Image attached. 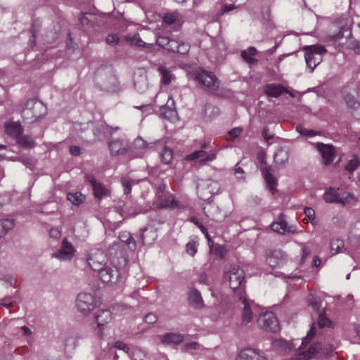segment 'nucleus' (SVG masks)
<instances>
[{"label": "nucleus", "instance_id": "63", "mask_svg": "<svg viewBox=\"0 0 360 360\" xmlns=\"http://www.w3.org/2000/svg\"><path fill=\"white\" fill-rule=\"evenodd\" d=\"M13 302H14L13 297L11 296L5 297L4 298H3L0 300V304L6 308H9Z\"/></svg>", "mask_w": 360, "mask_h": 360}, {"label": "nucleus", "instance_id": "54", "mask_svg": "<svg viewBox=\"0 0 360 360\" xmlns=\"http://www.w3.org/2000/svg\"><path fill=\"white\" fill-rule=\"evenodd\" d=\"M304 213L305 214L306 217L309 219L311 224H316V221L315 220V211L314 209H312L311 207H306L304 210Z\"/></svg>", "mask_w": 360, "mask_h": 360}, {"label": "nucleus", "instance_id": "38", "mask_svg": "<svg viewBox=\"0 0 360 360\" xmlns=\"http://www.w3.org/2000/svg\"><path fill=\"white\" fill-rule=\"evenodd\" d=\"M15 222L13 219H6L0 221V238L13 229Z\"/></svg>", "mask_w": 360, "mask_h": 360}, {"label": "nucleus", "instance_id": "59", "mask_svg": "<svg viewBox=\"0 0 360 360\" xmlns=\"http://www.w3.org/2000/svg\"><path fill=\"white\" fill-rule=\"evenodd\" d=\"M205 155V152L203 150H199L187 155L186 159L188 160H195L202 158Z\"/></svg>", "mask_w": 360, "mask_h": 360}, {"label": "nucleus", "instance_id": "4", "mask_svg": "<svg viewBox=\"0 0 360 360\" xmlns=\"http://www.w3.org/2000/svg\"><path fill=\"white\" fill-rule=\"evenodd\" d=\"M304 50L305 51L304 58L307 66L311 72L321 63L323 56L326 53L327 50L321 44L307 46L304 47Z\"/></svg>", "mask_w": 360, "mask_h": 360}, {"label": "nucleus", "instance_id": "12", "mask_svg": "<svg viewBox=\"0 0 360 360\" xmlns=\"http://www.w3.org/2000/svg\"><path fill=\"white\" fill-rule=\"evenodd\" d=\"M180 91V87L174 86L170 91L167 103L160 108V114L169 121H174L177 117L174 97L176 96Z\"/></svg>", "mask_w": 360, "mask_h": 360}, {"label": "nucleus", "instance_id": "42", "mask_svg": "<svg viewBox=\"0 0 360 360\" xmlns=\"http://www.w3.org/2000/svg\"><path fill=\"white\" fill-rule=\"evenodd\" d=\"M84 195L81 193H70L67 195V199L73 205H79L84 200Z\"/></svg>", "mask_w": 360, "mask_h": 360}, {"label": "nucleus", "instance_id": "33", "mask_svg": "<svg viewBox=\"0 0 360 360\" xmlns=\"http://www.w3.org/2000/svg\"><path fill=\"white\" fill-rule=\"evenodd\" d=\"M321 348V344L316 343L311 346L307 352H300L297 354L296 360H309L312 356L318 352Z\"/></svg>", "mask_w": 360, "mask_h": 360}, {"label": "nucleus", "instance_id": "26", "mask_svg": "<svg viewBox=\"0 0 360 360\" xmlns=\"http://www.w3.org/2000/svg\"><path fill=\"white\" fill-rule=\"evenodd\" d=\"M153 146V143H147L141 137L136 138L133 143V149L137 150L134 157H141L143 155L144 150L151 148Z\"/></svg>", "mask_w": 360, "mask_h": 360}, {"label": "nucleus", "instance_id": "31", "mask_svg": "<svg viewBox=\"0 0 360 360\" xmlns=\"http://www.w3.org/2000/svg\"><path fill=\"white\" fill-rule=\"evenodd\" d=\"M271 229L280 234H283L287 230V221L283 214H280L277 221L271 224Z\"/></svg>", "mask_w": 360, "mask_h": 360}, {"label": "nucleus", "instance_id": "50", "mask_svg": "<svg viewBox=\"0 0 360 360\" xmlns=\"http://www.w3.org/2000/svg\"><path fill=\"white\" fill-rule=\"evenodd\" d=\"M198 243L195 240L189 241L186 245V251L191 256H194L198 251Z\"/></svg>", "mask_w": 360, "mask_h": 360}, {"label": "nucleus", "instance_id": "7", "mask_svg": "<svg viewBox=\"0 0 360 360\" xmlns=\"http://www.w3.org/2000/svg\"><path fill=\"white\" fill-rule=\"evenodd\" d=\"M244 271L238 266H231L224 274V279L229 280V287L235 293V297L239 292H245L242 283L244 281Z\"/></svg>", "mask_w": 360, "mask_h": 360}, {"label": "nucleus", "instance_id": "18", "mask_svg": "<svg viewBox=\"0 0 360 360\" xmlns=\"http://www.w3.org/2000/svg\"><path fill=\"white\" fill-rule=\"evenodd\" d=\"M115 211L120 214L122 218H128L134 217L140 213V209H139L135 204H124L123 205H117L115 207Z\"/></svg>", "mask_w": 360, "mask_h": 360}, {"label": "nucleus", "instance_id": "14", "mask_svg": "<svg viewBox=\"0 0 360 360\" xmlns=\"http://www.w3.org/2000/svg\"><path fill=\"white\" fill-rule=\"evenodd\" d=\"M266 260L271 268H281L287 264L288 256L281 250H274L266 255Z\"/></svg>", "mask_w": 360, "mask_h": 360}, {"label": "nucleus", "instance_id": "13", "mask_svg": "<svg viewBox=\"0 0 360 360\" xmlns=\"http://www.w3.org/2000/svg\"><path fill=\"white\" fill-rule=\"evenodd\" d=\"M258 326L267 331L276 333L279 330L277 317L272 311L262 312L257 318Z\"/></svg>", "mask_w": 360, "mask_h": 360}, {"label": "nucleus", "instance_id": "28", "mask_svg": "<svg viewBox=\"0 0 360 360\" xmlns=\"http://www.w3.org/2000/svg\"><path fill=\"white\" fill-rule=\"evenodd\" d=\"M220 112L218 107L212 104H205L202 110V117L205 121L209 122L215 118Z\"/></svg>", "mask_w": 360, "mask_h": 360}, {"label": "nucleus", "instance_id": "49", "mask_svg": "<svg viewBox=\"0 0 360 360\" xmlns=\"http://www.w3.org/2000/svg\"><path fill=\"white\" fill-rule=\"evenodd\" d=\"M161 160L165 164H169L173 160V152L171 149L165 148L160 154Z\"/></svg>", "mask_w": 360, "mask_h": 360}, {"label": "nucleus", "instance_id": "44", "mask_svg": "<svg viewBox=\"0 0 360 360\" xmlns=\"http://www.w3.org/2000/svg\"><path fill=\"white\" fill-rule=\"evenodd\" d=\"M174 41L175 39H170L169 38L163 36H159L156 39L157 44L168 51H171L170 48L172 46V42Z\"/></svg>", "mask_w": 360, "mask_h": 360}, {"label": "nucleus", "instance_id": "47", "mask_svg": "<svg viewBox=\"0 0 360 360\" xmlns=\"http://www.w3.org/2000/svg\"><path fill=\"white\" fill-rule=\"evenodd\" d=\"M179 18L180 14L176 11H174L172 13H166L163 18V20L165 23L168 25H172L175 22L178 21L179 20Z\"/></svg>", "mask_w": 360, "mask_h": 360}, {"label": "nucleus", "instance_id": "9", "mask_svg": "<svg viewBox=\"0 0 360 360\" xmlns=\"http://www.w3.org/2000/svg\"><path fill=\"white\" fill-rule=\"evenodd\" d=\"M191 75L193 79L200 84L205 86L210 91H214L219 87L218 79L211 72L199 68L191 72Z\"/></svg>", "mask_w": 360, "mask_h": 360}, {"label": "nucleus", "instance_id": "34", "mask_svg": "<svg viewBox=\"0 0 360 360\" xmlns=\"http://www.w3.org/2000/svg\"><path fill=\"white\" fill-rule=\"evenodd\" d=\"M96 320L98 328L103 326L112 320V313L108 309L99 311L96 316Z\"/></svg>", "mask_w": 360, "mask_h": 360}, {"label": "nucleus", "instance_id": "25", "mask_svg": "<svg viewBox=\"0 0 360 360\" xmlns=\"http://www.w3.org/2000/svg\"><path fill=\"white\" fill-rule=\"evenodd\" d=\"M257 53L258 51L255 47L250 46L245 50L241 51L240 56L249 66H253L258 63V60L254 57Z\"/></svg>", "mask_w": 360, "mask_h": 360}, {"label": "nucleus", "instance_id": "56", "mask_svg": "<svg viewBox=\"0 0 360 360\" xmlns=\"http://www.w3.org/2000/svg\"><path fill=\"white\" fill-rule=\"evenodd\" d=\"M296 130L300 134L306 136L311 137V136H314L317 134V133L316 131H314L313 130L307 129L304 128L300 125L297 126Z\"/></svg>", "mask_w": 360, "mask_h": 360}, {"label": "nucleus", "instance_id": "6", "mask_svg": "<svg viewBox=\"0 0 360 360\" xmlns=\"http://www.w3.org/2000/svg\"><path fill=\"white\" fill-rule=\"evenodd\" d=\"M234 299L238 307L241 309L242 323L248 324L253 319V308L255 307V303L252 300L248 299L245 292L241 290L238 294H237L236 297H234Z\"/></svg>", "mask_w": 360, "mask_h": 360}, {"label": "nucleus", "instance_id": "58", "mask_svg": "<svg viewBox=\"0 0 360 360\" xmlns=\"http://www.w3.org/2000/svg\"><path fill=\"white\" fill-rule=\"evenodd\" d=\"M276 346L283 349L284 351H291L292 349V344L283 340H278L276 342Z\"/></svg>", "mask_w": 360, "mask_h": 360}, {"label": "nucleus", "instance_id": "37", "mask_svg": "<svg viewBox=\"0 0 360 360\" xmlns=\"http://www.w3.org/2000/svg\"><path fill=\"white\" fill-rule=\"evenodd\" d=\"M183 336L179 333H167L162 338V342L167 344H179L183 341Z\"/></svg>", "mask_w": 360, "mask_h": 360}, {"label": "nucleus", "instance_id": "36", "mask_svg": "<svg viewBox=\"0 0 360 360\" xmlns=\"http://www.w3.org/2000/svg\"><path fill=\"white\" fill-rule=\"evenodd\" d=\"M118 129V127L112 128L107 125L106 124H101L99 127H96L94 129V134L96 137L100 139L101 134H103L104 136L107 134H112L114 131Z\"/></svg>", "mask_w": 360, "mask_h": 360}, {"label": "nucleus", "instance_id": "10", "mask_svg": "<svg viewBox=\"0 0 360 360\" xmlns=\"http://www.w3.org/2000/svg\"><path fill=\"white\" fill-rule=\"evenodd\" d=\"M219 191L218 182L212 179L200 180L197 184V193L200 199L207 200Z\"/></svg>", "mask_w": 360, "mask_h": 360}, {"label": "nucleus", "instance_id": "60", "mask_svg": "<svg viewBox=\"0 0 360 360\" xmlns=\"http://www.w3.org/2000/svg\"><path fill=\"white\" fill-rule=\"evenodd\" d=\"M105 41L108 44L114 46L118 44L120 38L117 34H111L107 36Z\"/></svg>", "mask_w": 360, "mask_h": 360}, {"label": "nucleus", "instance_id": "5", "mask_svg": "<svg viewBox=\"0 0 360 360\" xmlns=\"http://www.w3.org/2000/svg\"><path fill=\"white\" fill-rule=\"evenodd\" d=\"M101 301L94 293L81 292L76 299L77 309L84 315L90 314L100 305Z\"/></svg>", "mask_w": 360, "mask_h": 360}, {"label": "nucleus", "instance_id": "48", "mask_svg": "<svg viewBox=\"0 0 360 360\" xmlns=\"http://www.w3.org/2000/svg\"><path fill=\"white\" fill-rule=\"evenodd\" d=\"M316 334V327L314 323L311 324L310 330L307 333L306 337L302 340V344L300 347V349L305 347L309 342L310 340Z\"/></svg>", "mask_w": 360, "mask_h": 360}, {"label": "nucleus", "instance_id": "1", "mask_svg": "<svg viewBox=\"0 0 360 360\" xmlns=\"http://www.w3.org/2000/svg\"><path fill=\"white\" fill-rule=\"evenodd\" d=\"M120 245L119 242H114L108 248V254L110 261L108 262L103 268L98 270V276L101 281L106 284H116L121 278V274L118 268L113 265L111 259L114 256L121 254Z\"/></svg>", "mask_w": 360, "mask_h": 360}, {"label": "nucleus", "instance_id": "62", "mask_svg": "<svg viewBox=\"0 0 360 360\" xmlns=\"http://www.w3.org/2000/svg\"><path fill=\"white\" fill-rule=\"evenodd\" d=\"M113 347L116 349L122 350L126 353H129V347L128 345L120 340L115 342Z\"/></svg>", "mask_w": 360, "mask_h": 360}, {"label": "nucleus", "instance_id": "32", "mask_svg": "<svg viewBox=\"0 0 360 360\" xmlns=\"http://www.w3.org/2000/svg\"><path fill=\"white\" fill-rule=\"evenodd\" d=\"M158 70L161 75V83L162 84L168 85L175 80V76L169 68L162 65L158 68Z\"/></svg>", "mask_w": 360, "mask_h": 360}, {"label": "nucleus", "instance_id": "3", "mask_svg": "<svg viewBox=\"0 0 360 360\" xmlns=\"http://www.w3.org/2000/svg\"><path fill=\"white\" fill-rule=\"evenodd\" d=\"M47 110L41 101L36 99L28 100L22 110V118L29 123L35 122L46 115Z\"/></svg>", "mask_w": 360, "mask_h": 360}, {"label": "nucleus", "instance_id": "19", "mask_svg": "<svg viewBox=\"0 0 360 360\" xmlns=\"http://www.w3.org/2000/svg\"><path fill=\"white\" fill-rule=\"evenodd\" d=\"M237 360H266V357L255 349L246 348L240 352Z\"/></svg>", "mask_w": 360, "mask_h": 360}, {"label": "nucleus", "instance_id": "15", "mask_svg": "<svg viewBox=\"0 0 360 360\" xmlns=\"http://www.w3.org/2000/svg\"><path fill=\"white\" fill-rule=\"evenodd\" d=\"M75 252V247L66 238H64L60 248L52 254V257L56 258L60 261H70L73 257Z\"/></svg>", "mask_w": 360, "mask_h": 360}, {"label": "nucleus", "instance_id": "53", "mask_svg": "<svg viewBox=\"0 0 360 360\" xmlns=\"http://www.w3.org/2000/svg\"><path fill=\"white\" fill-rule=\"evenodd\" d=\"M131 44L137 46H140V47H145V48H151L153 47V44H147L146 42H144L141 39V37H139V34H136L134 35L132 38H131Z\"/></svg>", "mask_w": 360, "mask_h": 360}, {"label": "nucleus", "instance_id": "52", "mask_svg": "<svg viewBox=\"0 0 360 360\" xmlns=\"http://www.w3.org/2000/svg\"><path fill=\"white\" fill-rule=\"evenodd\" d=\"M163 206L172 209L179 208V202L173 195H169L163 202Z\"/></svg>", "mask_w": 360, "mask_h": 360}, {"label": "nucleus", "instance_id": "17", "mask_svg": "<svg viewBox=\"0 0 360 360\" xmlns=\"http://www.w3.org/2000/svg\"><path fill=\"white\" fill-rule=\"evenodd\" d=\"M87 181L91 184L96 198L101 199L108 194V190L101 182L96 181L93 176L86 175Z\"/></svg>", "mask_w": 360, "mask_h": 360}, {"label": "nucleus", "instance_id": "40", "mask_svg": "<svg viewBox=\"0 0 360 360\" xmlns=\"http://www.w3.org/2000/svg\"><path fill=\"white\" fill-rule=\"evenodd\" d=\"M17 142L22 147L31 148L35 146V142L33 139L27 135L20 134L17 139Z\"/></svg>", "mask_w": 360, "mask_h": 360}, {"label": "nucleus", "instance_id": "43", "mask_svg": "<svg viewBox=\"0 0 360 360\" xmlns=\"http://www.w3.org/2000/svg\"><path fill=\"white\" fill-rule=\"evenodd\" d=\"M344 248V242L339 238L333 239L330 241V251L333 255L340 252Z\"/></svg>", "mask_w": 360, "mask_h": 360}, {"label": "nucleus", "instance_id": "8", "mask_svg": "<svg viewBox=\"0 0 360 360\" xmlns=\"http://www.w3.org/2000/svg\"><path fill=\"white\" fill-rule=\"evenodd\" d=\"M323 199L327 203H338L342 205H354L356 202V198L350 193L345 192L340 195L337 189L331 187L326 190Z\"/></svg>", "mask_w": 360, "mask_h": 360}, {"label": "nucleus", "instance_id": "27", "mask_svg": "<svg viewBox=\"0 0 360 360\" xmlns=\"http://www.w3.org/2000/svg\"><path fill=\"white\" fill-rule=\"evenodd\" d=\"M189 304L195 309H202L204 307L200 292L197 290H191L188 296Z\"/></svg>", "mask_w": 360, "mask_h": 360}, {"label": "nucleus", "instance_id": "61", "mask_svg": "<svg viewBox=\"0 0 360 360\" xmlns=\"http://www.w3.org/2000/svg\"><path fill=\"white\" fill-rule=\"evenodd\" d=\"M233 174L236 176V178L239 180H242V179H245V172L238 165V164L236 165L235 168L233 169Z\"/></svg>", "mask_w": 360, "mask_h": 360}, {"label": "nucleus", "instance_id": "35", "mask_svg": "<svg viewBox=\"0 0 360 360\" xmlns=\"http://www.w3.org/2000/svg\"><path fill=\"white\" fill-rule=\"evenodd\" d=\"M172 46L170 48L171 51H176L180 54L187 53L189 51L191 47L188 43L182 42L177 40L172 41Z\"/></svg>", "mask_w": 360, "mask_h": 360}, {"label": "nucleus", "instance_id": "30", "mask_svg": "<svg viewBox=\"0 0 360 360\" xmlns=\"http://www.w3.org/2000/svg\"><path fill=\"white\" fill-rule=\"evenodd\" d=\"M345 100L353 116L356 119H360V103L357 102L354 97L348 95L345 96Z\"/></svg>", "mask_w": 360, "mask_h": 360}, {"label": "nucleus", "instance_id": "41", "mask_svg": "<svg viewBox=\"0 0 360 360\" xmlns=\"http://www.w3.org/2000/svg\"><path fill=\"white\" fill-rule=\"evenodd\" d=\"M120 239L121 242L124 243L126 245H128L129 248L131 250H134L136 249V242L134 240V238L131 237V236L129 234V233L124 232L120 236Z\"/></svg>", "mask_w": 360, "mask_h": 360}, {"label": "nucleus", "instance_id": "29", "mask_svg": "<svg viewBox=\"0 0 360 360\" xmlns=\"http://www.w3.org/2000/svg\"><path fill=\"white\" fill-rule=\"evenodd\" d=\"M134 85L136 90L139 93H143L148 89V79L145 74L135 75Z\"/></svg>", "mask_w": 360, "mask_h": 360}, {"label": "nucleus", "instance_id": "45", "mask_svg": "<svg viewBox=\"0 0 360 360\" xmlns=\"http://www.w3.org/2000/svg\"><path fill=\"white\" fill-rule=\"evenodd\" d=\"M139 181L130 179L126 177L122 179V184L125 195H129L131 193V186L137 184Z\"/></svg>", "mask_w": 360, "mask_h": 360}, {"label": "nucleus", "instance_id": "20", "mask_svg": "<svg viewBox=\"0 0 360 360\" xmlns=\"http://www.w3.org/2000/svg\"><path fill=\"white\" fill-rule=\"evenodd\" d=\"M317 149L321 153L326 165H330L332 163L335 158V150L332 146L318 143Z\"/></svg>", "mask_w": 360, "mask_h": 360}, {"label": "nucleus", "instance_id": "21", "mask_svg": "<svg viewBox=\"0 0 360 360\" xmlns=\"http://www.w3.org/2000/svg\"><path fill=\"white\" fill-rule=\"evenodd\" d=\"M285 91H287V89L279 84H268L264 86V94L271 98H278Z\"/></svg>", "mask_w": 360, "mask_h": 360}, {"label": "nucleus", "instance_id": "11", "mask_svg": "<svg viewBox=\"0 0 360 360\" xmlns=\"http://www.w3.org/2000/svg\"><path fill=\"white\" fill-rule=\"evenodd\" d=\"M86 259L88 265L94 271L101 270L109 262L105 254L99 249H91Z\"/></svg>", "mask_w": 360, "mask_h": 360}, {"label": "nucleus", "instance_id": "24", "mask_svg": "<svg viewBox=\"0 0 360 360\" xmlns=\"http://www.w3.org/2000/svg\"><path fill=\"white\" fill-rule=\"evenodd\" d=\"M4 127L6 134L16 139L23 132L22 126L18 122H6Z\"/></svg>", "mask_w": 360, "mask_h": 360}, {"label": "nucleus", "instance_id": "46", "mask_svg": "<svg viewBox=\"0 0 360 360\" xmlns=\"http://www.w3.org/2000/svg\"><path fill=\"white\" fill-rule=\"evenodd\" d=\"M318 326L320 328H323L324 327L330 328L333 326V323L327 318L325 311L320 313L319 316Z\"/></svg>", "mask_w": 360, "mask_h": 360}, {"label": "nucleus", "instance_id": "22", "mask_svg": "<svg viewBox=\"0 0 360 360\" xmlns=\"http://www.w3.org/2000/svg\"><path fill=\"white\" fill-rule=\"evenodd\" d=\"M141 232L140 243L142 245L152 244L158 237L156 231L153 228L145 227Z\"/></svg>", "mask_w": 360, "mask_h": 360}, {"label": "nucleus", "instance_id": "51", "mask_svg": "<svg viewBox=\"0 0 360 360\" xmlns=\"http://www.w3.org/2000/svg\"><path fill=\"white\" fill-rule=\"evenodd\" d=\"M360 165V160L358 159L356 156H354L352 159H351L347 164L345 165V169L348 172L354 171L358 166Z\"/></svg>", "mask_w": 360, "mask_h": 360}, {"label": "nucleus", "instance_id": "55", "mask_svg": "<svg viewBox=\"0 0 360 360\" xmlns=\"http://www.w3.org/2000/svg\"><path fill=\"white\" fill-rule=\"evenodd\" d=\"M307 302L308 304L311 306L314 310H318L320 307V302L319 300L317 299L314 295H309L307 297Z\"/></svg>", "mask_w": 360, "mask_h": 360}, {"label": "nucleus", "instance_id": "39", "mask_svg": "<svg viewBox=\"0 0 360 360\" xmlns=\"http://www.w3.org/2000/svg\"><path fill=\"white\" fill-rule=\"evenodd\" d=\"M96 16L91 13H82L79 17V20L84 27L91 26L96 20Z\"/></svg>", "mask_w": 360, "mask_h": 360}, {"label": "nucleus", "instance_id": "57", "mask_svg": "<svg viewBox=\"0 0 360 360\" xmlns=\"http://www.w3.org/2000/svg\"><path fill=\"white\" fill-rule=\"evenodd\" d=\"M0 280L13 286L15 284V279L8 274L0 273Z\"/></svg>", "mask_w": 360, "mask_h": 360}, {"label": "nucleus", "instance_id": "23", "mask_svg": "<svg viewBox=\"0 0 360 360\" xmlns=\"http://www.w3.org/2000/svg\"><path fill=\"white\" fill-rule=\"evenodd\" d=\"M109 148L112 155H121L128 151V145L122 140L116 139L109 143Z\"/></svg>", "mask_w": 360, "mask_h": 360}, {"label": "nucleus", "instance_id": "2", "mask_svg": "<svg viewBox=\"0 0 360 360\" xmlns=\"http://www.w3.org/2000/svg\"><path fill=\"white\" fill-rule=\"evenodd\" d=\"M95 80L105 91L114 92L120 89V82L110 67H100L96 72Z\"/></svg>", "mask_w": 360, "mask_h": 360}, {"label": "nucleus", "instance_id": "16", "mask_svg": "<svg viewBox=\"0 0 360 360\" xmlns=\"http://www.w3.org/2000/svg\"><path fill=\"white\" fill-rule=\"evenodd\" d=\"M259 160L262 165L260 169L262 171V175L265 179L267 186L269 191L274 193L276 191V179L274 176L269 171V169L264 166V157L262 155H259Z\"/></svg>", "mask_w": 360, "mask_h": 360}, {"label": "nucleus", "instance_id": "64", "mask_svg": "<svg viewBox=\"0 0 360 360\" xmlns=\"http://www.w3.org/2000/svg\"><path fill=\"white\" fill-rule=\"evenodd\" d=\"M184 349L186 351H189V350H192V349H200L201 346L196 342H191L186 343L184 345Z\"/></svg>", "mask_w": 360, "mask_h": 360}]
</instances>
